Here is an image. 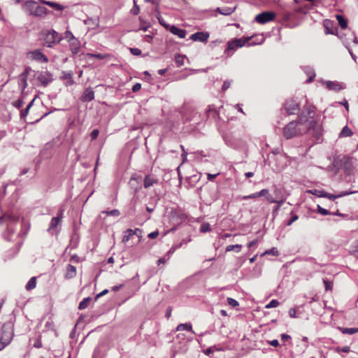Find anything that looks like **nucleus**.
<instances>
[{"label":"nucleus","mask_w":358,"mask_h":358,"mask_svg":"<svg viewBox=\"0 0 358 358\" xmlns=\"http://www.w3.org/2000/svg\"><path fill=\"white\" fill-rule=\"evenodd\" d=\"M306 131L317 138H319L322 134L321 126L315 121L311 120L307 129L306 127H303V122L299 120V122L292 121L284 127L283 136L286 139H290L303 134Z\"/></svg>","instance_id":"1"},{"label":"nucleus","mask_w":358,"mask_h":358,"mask_svg":"<svg viewBox=\"0 0 358 358\" xmlns=\"http://www.w3.org/2000/svg\"><path fill=\"white\" fill-rule=\"evenodd\" d=\"M22 9L29 15L35 17H44L47 14V8L33 0L25 1L22 4Z\"/></svg>","instance_id":"2"},{"label":"nucleus","mask_w":358,"mask_h":358,"mask_svg":"<svg viewBox=\"0 0 358 358\" xmlns=\"http://www.w3.org/2000/svg\"><path fill=\"white\" fill-rule=\"evenodd\" d=\"M13 325L11 322H6L3 324L1 329V338L6 343H10L13 337Z\"/></svg>","instance_id":"3"},{"label":"nucleus","mask_w":358,"mask_h":358,"mask_svg":"<svg viewBox=\"0 0 358 358\" xmlns=\"http://www.w3.org/2000/svg\"><path fill=\"white\" fill-rule=\"evenodd\" d=\"M250 40V38L246 37V38H236L232 41H229L227 43V48L225 50V53L228 54L230 51H235L239 48L243 47L247 43L249 42Z\"/></svg>","instance_id":"4"},{"label":"nucleus","mask_w":358,"mask_h":358,"mask_svg":"<svg viewBox=\"0 0 358 358\" xmlns=\"http://www.w3.org/2000/svg\"><path fill=\"white\" fill-rule=\"evenodd\" d=\"M275 14L271 11H265L255 16V20L262 24L271 22L275 19Z\"/></svg>","instance_id":"5"},{"label":"nucleus","mask_w":358,"mask_h":358,"mask_svg":"<svg viewBox=\"0 0 358 358\" xmlns=\"http://www.w3.org/2000/svg\"><path fill=\"white\" fill-rule=\"evenodd\" d=\"M62 37L55 30L49 31L45 38V42L48 47H52V44L59 43Z\"/></svg>","instance_id":"6"},{"label":"nucleus","mask_w":358,"mask_h":358,"mask_svg":"<svg viewBox=\"0 0 358 358\" xmlns=\"http://www.w3.org/2000/svg\"><path fill=\"white\" fill-rule=\"evenodd\" d=\"M285 108L289 115L296 114L300 110L299 103L295 99H291L285 103Z\"/></svg>","instance_id":"7"},{"label":"nucleus","mask_w":358,"mask_h":358,"mask_svg":"<svg viewBox=\"0 0 358 358\" xmlns=\"http://www.w3.org/2000/svg\"><path fill=\"white\" fill-rule=\"evenodd\" d=\"M27 57L30 59L41 63H46L48 62V57L40 50H35L27 52Z\"/></svg>","instance_id":"8"},{"label":"nucleus","mask_w":358,"mask_h":358,"mask_svg":"<svg viewBox=\"0 0 358 358\" xmlns=\"http://www.w3.org/2000/svg\"><path fill=\"white\" fill-rule=\"evenodd\" d=\"M210 35L208 32H196L192 34L189 38L194 41L207 42Z\"/></svg>","instance_id":"9"},{"label":"nucleus","mask_w":358,"mask_h":358,"mask_svg":"<svg viewBox=\"0 0 358 358\" xmlns=\"http://www.w3.org/2000/svg\"><path fill=\"white\" fill-rule=\"evenodd\" d=\"M315 108L313 106H307L299 116V120L301 122H306V117H313L315 114Z\"/></svg>","instance_id":"10"},{"label":"nucleus","mask_w":358,"mask_h":358,"mask_svg":"<svg viewBox=\"0 0 358 358\" xmlns=\"http://www.w3.org/2000/svg\"><path fill=\"white\" fill-rule=\"evenodd\" d=\"M141 234H142V231L139 229H136L134 230H133L131 229H129L127 231H125V232H124V236L123 237L122 242L127 243L130 239V238L134 235H136L139 238H141Z\"/></svg>","instance_id":"11"},{"label":"nucleus","mask_w":358,"mask_h":358,"mask_svg":"<svg viewBox=\"0 0 358 358\" xmlns=\"http://www.w3.org/2000/svg\"><path fill=\"white\" fill-rule=\"evenodd\" d=\"M322 83L329 90L334 92H338L343 88L342 85L336 81H323Z\"/></svg>","instance_id":"12"},{"label":"nucleus","mask_w":358,"mask_h":358,"mask_svg":"<svg viewBox=\"0 0 358 358\" xmlns=\"http://www.w3.org/2000/svg\"><path fill=\"white\" fill-rule=\"evenodd\" d=\"M27 76L28 70L26 69L23 73L19 75L18 77V86L24 91L27 86Z\"/></svg>","instance_id":"13"},{"label":"nucleus","mask_w":358,"mask_h":358,"mask_svg":"<svg viewBox=\"0 0 358 358\" xmlns=\"http://www.w3.org/2000/svg\"><path fill=\"white\" fill-rule=\"evenodd\" d=\"M266 200L270 203H278V206L275 207L273 210V213H276L280 210L282 204L285 201V198L283 196L279 197V199H274V198L271 195H268L266 196Z\"/></svg>","instance_id":"14"},{"label":"nucleus","mask_w":358,"mask_h":358,"mask_svg":"<svg viewBox=\"0 0 358 358\" xmlns=\"http://www.w3.org/2000/svg\"><path fill=\"white\" fill-rule=\"evenodd\" d=\"M141 182L142 178L141 176L137 175H134L129 181V184L132 188L135 189V191L137 192L138 189L141 188Z\"/></svg>","instance_id":"15"},{"label":"nucleus","mask_w":358,"mask_h":358,"mask_svg":"<svg viewBox=\"0 0 358 358\" xmlns=\"http://www.w3.org/2000/svg\"><path fill=\"white\" fill-rule=\"evenodd\" d=\"M157 182L158 180L154 176L147 175L144 178L143 186L145 188L148 189Z\"/></svg>","instance_id":"16"},{"label":"nucleus","mask_w":358,"mask_h":358,"mask_svg":"<svg viewBox=\"0 0 358 358\" xmlns=\"http://www.w3.org/2000/svg\"><path fill=\"white\" fill-rule=\"evenodd\" d=\"M354 193H355V192H343L338 195H334V194H331L327 193V192H324L323 194H320V197H325V198H328L331 200H334L336 198L347 196V195L354 194Z\"/></svg>","instance_id":"17"},{"label":"nucleus","mask_w":358,"mask_h":358,"mask_svg":"<svg viewBox=\"0 0 358 358\" xmlns=\"http://www.w3.org/2000/svg\"><path fill=\"white\" fill-rule=\"evenodd\" d=\"M169 31L171 34L178 36L180 38H184L186 36V31L175 25H171L169 28Z\"/></svg>","instance_id":"18"},{"label":"nucleus","mask_w":358,"mask_h":358,"mask_svg":"<svg viewBox=\"0 0 358 358\" xmlns=\"http://www.w3.org/2000/svg\"><path fill=\"white\" fill-rule=\"evenodd\" d=\"M76 275V268L71 264H69L66 268L65 278L71 279V278H74Z\"/></svg>","instance_id":"19"},{"label":"nucleus","mask_w":358,"mask_h":358,"mask_svg":"<svg viewBox=\"0 0 358 358\" xmlns=\"http://www.w3.org/2000/svg\"><path fill=\"white\" fill-rule=\"evenodd\" d=\"M41 2L43 4L48 5L49 6L55 8L57 10H63L64 9V8H65L64 6L59 4V3H57V2L45 1V0H41Z\"/></svg>","instance_id":"20"},{"label":"nucleus","mask_w":358,"mask_h":358,"mask_svg":"<svg viewBox=\"0 0 358 358\" xmlns=\"http://www.w3.org/2000/svg\"><path fill=\"white\" fill-rule=\"evenodd\" d=\"M70 43V48L73 55H76L78 53L80 48V42L78 41V39H73V41H71Z\"/></svg>","instance_id":"21"},{"label":"nucleus","mask_w":358,"mask_h":358,"mask_svg":"<svg viewBox=\"0 0 358 358\" xmlns=\"http://www.w3.org/2000/svg\"><path fill=\"white\" fill-rule=\"evenodd\" d=\"M303 71L308 76L307 82L308 83L312 82L314 78L315 77V73L314 69L310 66H304Z\"/></svg>","instance_id":"22"},{"label":"nucleus","mask_w":358,"mask_h":358,"mask_svg":"<svg viewBox=\"0 0 358 358\" xmlns=\"http://www.w3.org/2000/svg\"><path fill=\"white\" fill-rule=\"evenodd\" d=\"M94 99V92L90 90L87 89L85 91L83 95V101H90Z\"/></svg>","instance_id":"23"},{"label":"nucleus","mask_w":358,"mask_h":358,"mask_svg":"<svg viewBox=\"0 0 358 358\" xmlns=\"http://www.w3.org/2000/svg\"><path fill=\"white\" fill-rule=\"evenodd\" d=\"M183 330L192 331L193 334H194V331L192 330V326L190 323L180 324L177 326L176 331Z\"/></svg>","instance_id":"24"},{"label":"nucleus","mask_w":358,"mask_h":358,"mask_svg":"<svg viewBox=\"0 0 358 358\" xmlns=\"http://www.w3.org/2000/svg\"><path fill=\"white\" fill-rule=\"evenodd\" d=\"M235 8L224 7L223 8H217L216 10L223 15H229L234 13Z\"/></svg>","instance_id":"25"},{"label":"nucleus","mask_w":358,"mask_h":358,"mask_svg":"<svg viewBox=\"0 0 358 358\" xmlns=\"http://www.w3.org/2000/svg\"><path fill=\"white\" fill-rule=\"evenodd\" d=\"M353 132L352 131V130L348 126H345L341 131L339 134V137H349L351 136Z\"/></svg>","instance_id":"26"},{"label":"nucleus","mask_w":358,"mask_h":358,"mask_svg":"<svg viewBox=\"0 0 358 358\" xmlns=\"http://www.w3.org/2000/svg\"><path fill=\"white\" fill-rule=\"evenodd\" d=\"M60 217H54L52 218L50 227L48 228V231L53 230L57 225L60 223Z\"/></svg>","instance_id":"27"},{"label":"nucleus","mask_w":358,"mask_h":358,"mask_svg":"<svg viewBox=\"0 0 358 358\" xmlns=\"http://www.w3.org/2000/svg\"><path fill=\"white\" fill-rule=\"evenodd\" d=\"M36 286V278L32 277L29 279L28 282L26 285V289L27 290H31L32 289H34Z\"/></svg>","instance_id":"28"},{"label":"nucleus","mask_w":358,"mask_h":358,"mask_svg":"<svg viewBox=\"0 0 358 358\" xmlns=\"http://www.w3.org/2000/svg\"><path fill=\"white\" fill-rule=\"evenodd\" d=\"M350 251L354 256L358 257V240L352 243Z\"/></svg>","instance_id":"29"},{"label":"nucleus","mask_w":358,"mask_h":358,"mask_svg":"<svg viewBox=\"0 0 358 358\" xmlns=\"http://www.w3.org/2000/svg\"><path fill=\"white\" fill-rule=\"evenodd\" d=\"M85 56L87 57L96 58L98 59H106V57H108V55L106 54H100V53H98V54L87 53L85 55Z\"/></svg>","instance_id":"30"},{"label":"nucleus","mask_w":358,"mask_h":358,"mask_svg":"<svg viewBox=\"0 0 358 358\" xmlns=\"http://www.w3.org/2000/svg\"><path fill=\"white\" fill-rule=\"evenodd\" d=\"M242 248V245L240 244L236 245H229L226 248V252H231L232 250H236V252H239Z\"/></svg>","instance_id":"31"},{"label":"nucleus","mask_w":358,"mask_h":358,"mask_svg":"<svg viewBox=\"0 0 358 358\" xmlns=\"http://www.w3.org/2000/svg\"><path fill=\"white\" fill-rule=\"evenodd\" d=\"M90 301H91L90 297L85 298L82 301L80 302L78 308L80 310L86 308L89 306Z\"/></svg>","instance_id":"32"},{"label":"nucleus","mask_w":358,"mask_h":358,"mask_svg":"<svg viewBox=\"0 0 358 358\" xmlns=\"http://www.w3.org/2000/svg\"><path fill=\"white\" fill-rule=\"evenodd\" d=\"M336 18L338 20V24L342 29H345L348 26L347 20L341 15H337Z\"/></svg>","instance_id":"33"},{"label":"nucleus","mask_w":358,"mask_h":358,"mask_svg":"<svg viewBox=\"0 0 358 358\" xmlns=\"http://www.w3.org/2000/svg\"><path fill=\"white\" fill-rule=\"evenodd\" d=\"M173 251H174V249H173V250H170L166 256L159 259L157 261L158 264H165L169 259L170 256L173 252Z\"/></svg>","instance_id":"34"},{"label":"nucleus","mask_w":358,"mask_h":358,"mask_svg":"<svg viewBox=\"0 0 358 358\" xmlns=\"http://www.w3.org/2000/svg\"><path fill=\"white\" fill-rule=\"evenodd\" d=\"M341 331L343 334L352 335L358 332V328H343Z\"/></svg>","instance_id":"35"},{"label":"nucleus","mask_w":358,"mask_h":358,"mask_svg":"<svg viewBox=\"0 0 358 358\" xmlns=\"http://www.w3.org/2000/svg\"><path fill=\"white\" fill-rule=\"evenodd\" d=\"M17 219H18V217L13 215H4L1 217V222L3 220H8L10 222H15L16 220H17Z\"/></svg>","instance_id":"36"},{"label":"nucleus","mask_w":358,"mask_h":358,"mask_svg":"<svg viewBox=\"0 0 358 358\" xmlns=\"http://www.w3.org/2000/svg\"><path fill=\"white\" fill-rule=\"evenodd\" d=\"M185 58V57L183 56V55H176L175 60H176V64L178 66H182L183 64V63H184V59Z\"/></svg>","instance_id":"37"},{"label":"nucleus","mask_w":358,"mask_h":358,"mask_svg":"<svg viewBox=\"0 0 358 358\" xmlns=\"http://www.w3.org/2000/svg\"><path fill=\"white\" fill-rule=\"evenodd\" d=\"M211 230L210 225L208 223H203L200 227V231L202 233L208 232Z\"/></svg>","instance_id":"38"},{"label":"nucleus","mask_w":358,"mask_h":358,"mask_svg":"<svg viewBox=\"0 0 358 358\" xmlns=\"http://www.w3.org/2000/svg\"><path fill=\"white\" fill-rule=\"evenodd\" d=\"M102 213H105L107 215L115 216V217H117L120 214V211L117 209L111 210L109 211H103Z\"/></svg>","instance_id":"39"},{"label":"nucleus","mask_w":358,"mask_h":358,"mask_svg":"<svg viewBox=\"0 0 358 358\" xmlns=\"http://www.w3.org/2000/svg\"><path fill=\"white\" fill-rule=\"evenodd\" d=\"M157 19H158V21L159 22V24L161 25H162L166 29H168L169 30V28L170 27H171V25H169V24L166 23V22L164 21V20L163 19L162 17L161 16H158L157 17Z\"/></svg>","instance_id":"40"},{"label":"nucleus","mask_w":358,"mask_h":358,"mask_svg":"<svg viewBox=\"0 0 358 358\" xmlns=\"http://www.w3.org/2000/svg\"><path fill=\"white\" fill-rule=\"evenodd\" d=\"M264 255H273L274 256H278L279 255V253L276 248H273L270 250L265 251Z\"/></svg>","instance_id":"41"},{"label":"nucleus","mask_w":358,"mask_h":358,"mask_svg":"<svg viewBox=\"0 0 358 358\" xmlns=\"http://www.w3.org/2000/svg\"><path fill=\"white\" fill-rule=\"evenodd\" d=\"M227 303L232 307H236L239 305L238 302L236 299L230 297L227 298Z\"/></svg>","instance_id":"42"},{"label":"nucleus","mask_w":358,"mask_h":358,"mask_svg":"<svg viewBox=\"0 0 358 358\" xmlns=\"http://www.w3.org/2000/svg\"><path fill=\"white\" fill-rule=\"evenodd\" d=\"M279 305V302L277 301V300H272L266 306V308H275L277 307Z\"/></svg>","instance_id":"43"},{"label":"nucleus","mask_w":358,"mask_h":358,"mask_svg":"<svg viewBox=\"0 0 358 358\" xmlns=\"http://www.w3.org/2000/svg\"><path fill=\"white\" fill-rule=\"evenodd\" d=\"M65 38L66 39H67L69 42H71V41H73V39H76L73 34L70 31H65Z\"/></svg>","instance_id":"44"},{"label":"nucleus","mask_w":358,"mask_h":358,"mask_svg":"<svg viewBox=\"0 0 358 358\" xmlns=\"http://www.w3.org/2000/svg\"><path fill=\"white\" fill-rule=\"evenodd\" d=\"M38 79L43 85H47L50 81V80L45 78V75H41L38 77Z\"/></svg>","instance_id":"45"},{"label":"nucleus","mask_w":358,"mask_h":358,"mask_svg":"<svg viewBox=\"0 0 358 358\" xmlns=\"http://www.w3.org/2000/svg\"><path fill=\"white\" fill-rule=\"evenodd\" d=\"M257 194L258 195V197L263 196L266 197L268 195H271L269 194L268 189H263L260 192H257Z\"/></svg>","instance_id":"46"},{"label":"nucleus","mask_w":358,"mask_h":358,"mask_svg":"<svg viewBox=\"0 0 358 358\" xmlns=\"http://www.w3.org/2000/svg\"><path fill=\"white\" fill-rule=\"evenodd\" d=\"M273 192H274V194L275 196V197L274 198V199H279V197L280 196H283L282 194H281V192H280V189H278L277 187H274V190H273Z\"/></svg>","instance_id":"47"},{"label":"nucleus","mask_w":358,"mask_h":358,"mask_svg":"<svg viewBox=\"0 0 358 358\" xmlns=\"http://www.w3.org/2000/svg\"><path fill=\"white\" fill-rule=\"evenodd\" d=\"M217 350V349L215 348V346H212V347H210V348H207L204 351V353L206 355H210L213 354L215 352V350Z\"/></svg>","instance_id":"48"},{"label":"nucleus","mask_w":358,"mask_h":358,"mask_svg":"<svg viewBox=\"0 0 358 358\" xmlns=\"http://www.w3.org/2000/svg\"><path fill=\"white\" fill-rule=\"evenodd\" d=\"M317 211L319 213H320L321 215H327L329 214V210L322 208L320 206H317Z\"/></svg>","instance_id":"49"},{"label":"nucleus","mask_w":358,"mask_h":358,"mask_svg":"<svg viewBox=\"0 0 358 358\" xmlns=\"http://www.w3.org/2000/svg\"><path fill=\"white\" fill-rule=\"evenodd\" d=\"M62 78H64V79H69L70 84H71L73 83L72 79H71L72 78V73L64 72L63 73V76H62Z\"/></svg>","instance_id":"50"},{"label":"nucleus","mask_w":358,"mask_h":358,"mask_svg":"<svg viewBox=\"0 0 358 358\" xmlns=\"http://www.w3.org/2000/svg\"><path fill=\"white\" fill-rule=\"evenodd\" d=\"M308 192L320 197V194H323L324 191L317 190V189H310V190H308Z\"/></svg>","instance_id":"51"},{"label":"nucleus","mask_w":358,"mask_h":358,"mask_svg":"<svg viewBox=\"0 0 358 358\" xmlns=\"http://www.w3.org/2000/svg\"><path fill=\"white\" fill-rule=\"evenodd\" d=\"M257 197H258V195H257V192H255V193L251 194L250 195L243 196H242L241 199L243 200H246V199H256Z\"/></svg>","instance_id":"52"},{"label":"nucleus","mask_w":358,"mask_h":358,"mask_svg":"<svg viewBox=\"0 0 358 358\" xmlns=\"http://www.w3.org/2000/svg\"><path fill=\"white\" fill-rule=\"evenodd\" d=\"M130 52L134 55H136V56H138L141 54V50H139L138 48H130Z\"/></svg>","instance_id":"53"},{"label":"nucleus","mask_w":358,"mask_h":358,"mask_svg":"<svg viewBox=\"0 0 358 358\" xmlns=\"http://www.w3.org/2000/svg\"><path fill=\"white\" fill-rule=\"evenodd\" d=\"M23 103H24L22 99H18L13 103V106L17 108H20L23 106Z\"/></svg>","instance_id":"54"},{"label":"nucleus","mask_w":358,"mask_h":358,"mask_svg":"<svg viewBox=\"0 0 358 358\" xmlns=\"http://www.w3.org/2000/svg\"><path fill=\"white\" fill-rule=\"evenodd\" d=\"M323 281H324V283L325 285L326 290H331L332 289L331 282L328 281L327 280H323Z\"/></svg>","instance_id":"55"},{"label":"nucleus","mask_w":358,"mask_h":358,"mask_svg":"<svg viewBox=\"0 0 358 358\" xmlns=\"http://www.w3.org/2000/svg\"><path fill=\"white\" fill-rule=\"evenodd\" d=\"M99 130L98 129H94L92 132H91V137H92V140H94L97 138L98 135H99Z\"/></svg>","instance_id":"56"},{"label":"nucleus","mask_w":358,"mask_h":358,"mask_svg":"<svg viewBox=\"0 0 358 358\" xmlns=\"http://www.w3.org/2000/svg\"><path fill=\"white\" fill-rule=\"evenodd\" d=\"M230 85H231V81H229V80H225V81L224 82V83H223V85H222V90H223V91L227 90L228 88H229Z\"/></svg>","instance_id":"57"},{"label":"nucleus","mask_w":358,"mask_h":358,"mask_svg":"<svg viewBox=\"0 0 358 358\" xmlns=\"http://www.w3.org/2000/svg\"><path fill=\"white\" fill-rule=\"evenodd\" d=\"M299 219L298 215H294L292 218L287 222V226H290L294 222L296 221Z\"/></svg>","instance_id":"58"},{"label":"nucleus","mask_w":358,"mask_h":358,"mask_svg":"<svg viewBox=\"0 0 358 358\" xmlns=\"http://www.w3.org/2000/svg\"><path fill=\"white\" fill-rule=\"evenodd\" d=\"M29 110V107H27L25 109L22 110L20 113L21 117L24 118L28 115Z\"/></svg>","instance_id":"59"},{"label":"nucleus","mask_w":358,"mask_h":358,"mask_svg":"<svg viewBox=\"0 0 358 358\" xmlns=\"http://www.w3.org/2000/svg\"><path fill=\"white\" fill-rule=\"evenodd\" d=\"M141 88V85L140 83H136L133 87H132V91L134 92H136L138 91H139Z\"/></svg>","instance_id":"60"},{"label":"nucleus","mask_w":358,"mask_h":358,"mask_svg":"<svg viewBox=\"0 0 358 358\" xmlns=\"http://www.w3.org/2000/svg\"><path fill=\"white\" fill-rule=\"evenodd\" d=\"M158 235H159V232H158V231H152V232L150 233V234H148V237H149L150 238L153 239V238H157V237L158 236Z\"/></svg>","instance_id":"61"},{"label":"nucleus","mask_w":358,"mask_h":358,"mask_svg":"<svg viewBox=\"0 0 358 358\" xmlns=\"http://www.w3.org/2000/svg\"><path fill=\"white\" fill-rule=\"evenodd\" d=\"M289 315L292 318H295L296 317V310L294 308H290L289 310Z\"/></svg>","instance_id":"62"},{"label":"nucleus","mask_w":358,"mask_h":358,"mask_svg":"<svg viewBox=\"0 0 358 358\" xmlns=\"http://www.w3.org/2000/svg\"><path fill=\"white\" fill-rule=\"evenodd\" d=\"M140 8L134 2V8L132 9V13L134 15H137L139 13Z\"/></svg>","instance_id":"63"},{"label":"nucleus","mask_w":358,"mask_h":358,"mask_svg":"<svg viewBox=\"0 0 358 358\" xmlns=\"http://www.w3.org/2000/svg\"><path fill=\"white\" fill-rule=\"evenodd\" d=\"M281 339L283 341H286L289 339H291V336L288 334H283L281 335Z\"/></svg>","instance_id":"64"}]
</instances>
